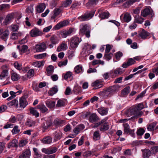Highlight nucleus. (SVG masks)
I'll list each match as a JSON object with an SVG mask.
<instances>
[{"mask_svg": "<svg viewBox=\"0 0 158 158\" xmlns=\"http://www.w3.org/2000/svg\"><path fill=\"white\" fill-rule=\"evenodd\" d=\"M94 12L92 11L87 12L83 15L78 17V20L81 22L88 20L92 18L94 16Z\"/></svg>", "mask_w": 158, "mask_h": 158, "instance_id": "nucleus-1", "label": "nucleus"}, {"mask_svg": "<svg viewBox=\"0 0 158 158\" xmlns=\"http://www.w3.org/2000/svg\"><path fill=\"white\" fill-rule=\"evenodd\" d=\"M70 45L72 48H74L77 47L78 44L81 41L79 38L76 36L72 37L70 40Z\"/></svg>", "mask_w": 158, "mask_h": 158, "instance_id": "nucleus-2", "label": "nucleus"}, {"mask_svg": "<svg viewBox=\"0 0 158 158\" xmlns=\"http://www.w3.org/2000/svg\"><path fill=\"white\" fill-rule=\"evenodd\" d=\"M57 148L55 147H51L48 148H44L42 149V152L47 154L49 155L56 152Z\"/></svg>", "mask_w": 158, "mask_h": 158, "instance_id": "nucleus-3", "label": "nucleus"}, {"mask_svg": "<svg viewBox=\"0 0 158 158\" xmlns=\"http://www.w3.org/2000/svg\"><path fill=\"white\" fill-rule=\"evenodd\" d=\"M35 49L37 52L44 51L47 48V47L45 43L43 42L35 45Z\"/></svg>", "mask_w": 158, "mask_h": 158, "instance_id": "nucleus-4", "label": "nucleus"}, {"mask_svg": "<svg viewBox=\"0 0 158 158\" xmlns=\"http://www.w3.org/2000/svg\"><path fill=\"white\" fill-rule=\"evenodd\" d=\"M31 156V152L30 149L24 150L19 155V158H29Z\"/></svg>", "mask_w": 158, "mask_h": 158, "instance_id": "nucleus-5", "label": "nucleus"}, {"mask_svg": "<svg viewBox=\"0 0 158 158\" xmlns=\"http://www.w3.org/2000/svg\"><path fill=\"white\" fill-rule=\"evenodd\" d=\"M106 119H103V122L100 125L99 127L100 130L101 131H105L107 130L109 128L110 126L108 122L106 121Z\"/></svg>", "mask_w": 158, "mask_h": 158, "instance_id": "nucleus-6", "label": "nucleus"}, {"mask_svg": "<svg viewBox=\"0 0 158 158\" xmlns=\"http://www.w3.org/2000/svg\"><path fill=\"white\" fill-rule=\"evenodd\" d=\"M69 23V21L67 20H64L57 23L54 27L53 29L55 30H59L61 27L67 26Z\"/></svg>", "mask_w": 158, "mask_h": 158, "instance_id": "nucleus-7", "label": "nucleus"}, {"mask_svg": "<svg viewBox=\"0 0 158 158\" xmlns=\"http://www.w3.org/2000/svg\"><path fill=\"white\" fill-rule=\"evenodd\" d=\"M30 34L31 37H34L41 35L42 32L38 29L35 28L30 31Z\"/></svg>", "mask_w": 158, "mask_h": 158, "instance_id": "nucleus-8", "label": "nucleus"}, {"mask_svg": "<svg viewBox=\"0 0 158 158\" xmlns=\"http://www.w3.org/2000/svg\"><path fill=\"white\" fill-rule=\"evenodd\" d=\"M140 112H138L135 106L127 111L126 114L128 117L132 115H137Z\"/></svg>", "mask_w": 158, "mask_h": 158, "instance_id": "nucleus-9", "label": "nucleus"}, {"mask_svg": "<svg viewBox=\"0 0 158 158\" xmlns=\"http://www.w3.org/2000/svg\"><path fill=\"white\" fill-rule=\"evenodd\" d=\"M65 122V120L57 118L54 120L53 124L56 127H59L62 126Z\"/></svg>", "mask_w": 158, "mask_h": 158, "instance_id": "nucleus-10", "label": "nucleus"}, {"mask_svg": "<svg viewBox=\"0 0 158 158\" xmlns=\"http://www.w3.org/2000/svg\"><path fill=\"white\" fill-rule=\"evenodd\" d=\"M91 85L94 87V89H97L102 87L103 86V84L101 81L97 80L93 82Z\"/></svg>", "mask_w": 158, "mask_h": 158, "instance_id": "nucleus-11", "label": "nucleus"}, {"mask_svg": "<svg viewBox=\"0 0 158 158\" xmlns=\"http://www.w3.org/2000/svg\"><path fill=\"white\" fill-rule=\"evenodd\" d=\"M52 124V122L51 120H46L42 124V127L44 130H47L51 126Z\"/></svg>", "mask_w": 158, "mask_h": 158, "instance_id": "nucleus-12", "label": "nucleus"}, {"mask_svg": "<svg viewBox=\"0 0 158 158\" xmlns=\"http://www.w3.org/2000/svg\"><path fill=\"white\" fill-rule=\"evenodd\" d=\"M123 126L124 127V134L132 133L134 131V130L130 129L129 125L127 123L123 124Z\"/></svg>", "mask_w": 158, "mask_h": 158, "instance_id": "nucleus-13", "label": "nucleus"}, {"mask_svg": "<svg viewBox=\"0 0 158 158\" xmlns=\"http://www.w3.org/2000/svg\"><path fill=\"white\" fill-rule=\"evenodd\" d=\"M18 144L19 143L18 140L16 139H15L8 143L7 148H17L18 147Z\"/></svg>", "mask_w": 158, "mask_h": 158, "instance_id": "nucleus-14", "label": "nucleus"}, {"mask_svg": "<svg viewBox=\"0 0 158 158\" xmlns=\"http://www.w3.org/2000/svg\"><path fill=\"white\" fill-rule=\"evenodd\" d=\"M14 17V14L11 13L8 14L6 17L4 23L6 25L9 24L11 22L13 19Z\"/></svg>", "mask_w": 158, "mask_h": 158, "instance_id": "nucleus-15", "label": "nucleus"}, {"mask_svg": "<svg viewBox=\"0 0 158 158\" xmlns=\"http://www.w3.org/2000/svg\"><path fill=\"white\" fill-rule=\"evenodd\" d=\"M85 128V126L83 124H81L77 126L73 130L74 133L76 134H78L80 132Z\"/></svg>", "mask_w": 158, "mask_h": 158, "instance_id": "nucleus-16", "label": "nucleus"}, {"mask_svg": "<svg viewBox=\"0 0 158 158\" xmlns=\"http://www.w3.org/2000/svg\"><path fill=\"white\" fill-rule=\"evenodd\" d=\"M149 33L147 32L144 29H143L142 31L140 32L139 34V37L142 39H145L147 36L149 35Z\"/></svg>", "mask_w": 158, "mask_h": 158, "instance_id": "nucleus-17", "label": "nucleus"}, {"mask_svg": "<svg viewBox=\"0 0 158 158\" xmlns=\"http://www.w3.org/2000/svg\"><path fill=\"white\" fill-rule=\"evenodd\" d=\"M45 7L46 6L44 3H40L37 5L36 10L38 13H42L44 11Z\"/></svg>", "mask_w": 158, "mask_h": 158, "instance_id": "nucleus-18", "label": "nucleus"}, {"mask_svg": "<svg viewBox=\"0 0 158 158\" xmlns=\"http://www.w3.org/2000/svg\"><path fill=\"white\" fill-rule=\"evenodd\" d=\"M142 151L143 158H148L151 155V152L149 149H142Z\"/></svg>", "mask_w": 158, "mask_h": 158, "instance_id": "nucleus-19", "label": "nucleus"}, {"mask_svg": "<svg viewBox=\"0 0 158 158\" xmlns=\"http://www.w3.org/2000/svg\"><path fill=\"white\" fill-rule=\"evenodd\" d=\"M9 34V32L7 30H6L4 31H3L2 30H0L1 38L2 39H4L7 38Z\"/></svg>", "mask_w": 158, "mask_h": 158, "instance_id": "nucleus-20", "label": "nucleus"}, {"mask_svg": "<svg viewBox=\"0 0 158 158\" xmlns=\"http://www.w3.org/2000/svg\"><path fill=\"white\" fill-rule=\"evenodd\" d=\"M98 95L105 98L111 96L106 88L104 89L103 91L98 93Z\"/></svg>", "mask_w": 158, "mask_h": 158, "instance_id": "nucleus-21", "label": "nucleus"}, {"mask_svg": "<svg viewBox=\"0 0 158 158\" xmlns=\"http://www.w3.org/2000/svg\"><path fill=\"white\" fill-rule=\"evenodd\" d=\"M152 11V10L148 8H145L143 10H142L141 14L143 17H146L148 15L151 14Z\"/></svg>", "mask_w": 158, "mask_h": 158, "instance_id": "nucleus-22", "label": "nucleus"}, {"mask_svg": "<svg viewBox=\"0 0 158 158\" xmlns=\"http://www.w3.org/2000/svg\"><path fill=\"white\" fill-rule=\"evenodd\" d=\"M73 31V29L71 28L68 30H65L62 32L61 34L63 37L66 38L67 36L70 35Z\"/></svg>", "mask_w": 158, "mask_h": 158, "instance_id": "nucleus-23", "label": "nucleus"}, {"mask_svg": "<svg viewBox=\"0 0 158 158\" xmlns=\"http://www.w3.org/2000/svg\"><path fill=\"white\" fill-rule=\"evenodd\" d=\"M99 120V118L95 113L92 114L89 118V121L92 123L96 122Z\"/></svg>", "mask_w": 158, "mask_h": 158, "instance_id": "nucleus-24", "label": "nucleus"}, {"mask_svg": "<svg viewBox=\"0 0 158 158\" xmlns=\"http://www.w3.org/2000/svg\"><path fill=\"white\" fill-rule=\"evenodd\" d=\"M20 106L23 108H24L27 105V102L26 99L23 97H21L19 99Z\"/></svg>", "mask_w": 158, "mask_h": 158, "instance_id": "nucleus-25", "label": "nucleus"}, {"mask_svg": "<svg viewBox=\"0 0 158 158\" xmlns=\"http://www.w3.org/2000/svg\"><path fill=\"white\" fill-rule=\"evenodd\" d=\"M98 111L102 115H104L107 114L108 112V109L106 108L102 107L98 108Z\"/></svg>", "mask_w": 158, "mask_h": 158, "instance_id": "nucleus-26", "label": "nucleus"}, {"mask_svg": "<svg viewBox=\"0 0 158 158\" xmlns=\"http://www.w3.org/2000/svg\"><path fill=\"white\" fill-rule=\"evenodd\" d=\"M110 90V93L112 95L114 94L115 92L118 91L119 86L118 85H114L109 87Z\"/></svg>", "mask_w": 158, "mask_h": 158, "instance_id": "nucleus-27", "label": "nucleus"}, {"mask_svg": "<svg viewBox=\"0 0 158 158\" xmlns=\"http://www.w3.org/2000/svg\"><path fill=\"white\" fill-rule=\"evenodd\" d=\"M68 47L66 44L62 43L57 48V51L58 52H60L61 51H64L67 49Z\"/></svg>", "mask_w": 158, "mask_h": 158, "instance_id": "nucleus-28", "label": "nucleus"}, {"mask_svg": "<svg viewBox=\"0 0 158 158\" xmlns=\"http://www.w3.org/2000/svg\"><path fill=\"white\" fill-rule=\"evenodd\" d=\"M37 108L39 109L42 113H44L48 110V108L43 104H40L37 106Z\"/></svg>", "mask_w": 158, "mask_h": 158, "instance_id": "nucleus-29", "label": "nucleus"}, {"mask_svg": "<svg viewBox=\"0 0 158 158\" xmlns=\"http://www.w3.org/2000/svg\"><path fill=\"white\" fill-rule=\"evenodd\" d=\"M35 123L36 122L35 121L28 119L27 120L25 123V125L29 127H34Z\"/></svg>", "mask_w": 158, "mask_h": 158, "instance_id": "nucleus-30", "label": "nucleus"}, {"mask_svg": "<svg viewBox=\"0 0 158 158\" xmlns=\"http://www.w3.org/2000/svg\"><path fill=\"white\" fill-rule=\"evenodd\" d=\"M144 19L138 15L135 16L134 22L138 23L141 24L144 21Z\"/></svg>", "mask_w": 158, "mask_h": 158, "instance_id": "nucleus-31", "label": "nucleus"}, {"mask_svg": "<svg viewBox=\"0 0 158 158\" xmlns=\"http://www.w3.org/2000/svg\"><path fill=\"white\" fill-rule=\"evenodd\" d=\"M45 103L47 106L50 108L53 107L55 105V102L50 100H48L46 101Z\"/></svg>", "mask_w": 158, "mask_h": 158, "instance_id": "nucleus-32", "label": "nucleus"}, {"mask_svg": "<svg viewBox=\"0 0 158 158\" xmlns=\"http://www.w3.org/2000/svg\"><path fill=\"white\" fill-rule=\"evenodd\" d=\"M33 149L34 153V158H41L42 155L41 153H39L38 149L34 148Z\"/></svg>", "mask_w": 158, "mask_h": 158, "instance_id": "nucleus-33", "label": "nucleus"}, {"mask_svg": "<svg viewBox=\"0 0 158 158\" xmlns=\"http://www.w3.org/2000/svg\"><path fill=\"white\" fill-rule=\"evenodd\" d=\"M131 16L130 14L128 13H126L124 15L123 20L126 22L128 23L131 20Z\"/></svg>", "mask_w": 158, "mask_h": 158, "instance_id": "nucleus-34", "label": "nucleus"}, {"mask_svg": "<svg viewBox=\"0 0 158 158\" xmlns=\"http://www.w3.org/2000/svg\"><path fill=\"white\" fill-rule=\"evenodd\" d=\"M30 113L36 118L38 117L39 116V113L34 108H31L30 109Z\"/></svg>", "mask_w": 158, "mask_h": 158, "instance_id": "nucleus-35", "label": "nucleus"}, {"mask_svg": "<svg viewBox=\"0 0 158 158\" xmlns=\"http://www.w3.org/2000/svg\"><path fill=\"white\" fill-rule=\"evenodd\" d=\"M88 26L87 25H83L81 26L80 31V34H84L85 32L89 30L88 29Z\"/></svg>", "mask_w": 158, "mask_h": 158, "instance_id": "nucleus-36", "label": "nucleus"}, {"mask_svg": "<svg viewBox=\"0 0 158 158\" xmlns=\"http://www.w3.org/2000/svg\"><path fill=\"white\" fill-rule=\"evenodd\" d=\"M130 91V87L129 86H127L122 91L121 93V95L123 96L127 95Z\"/></svg>", "mask_w": 158, "mask_h": 158, "instance_id": "nucleus-37", "label": "nucleus"}, {"mask_svg": "<svg viewBox=\"0 0 158 158\" xmlns=\"http://www.w3.org/2000/svg\"><path fill=\"white\" fill-rule=\"evenodd\" d=\"M66 102V100L65 99H60L58 101L57 104L56 105V106L59 107L63 106L65 105Z\"/></svg>", "mask_w": 158, "mask_h": 158, "instance_id": "nucleus-38", "label": "nucleus"}, {"mask_svg": "<svg viewBox=\"0 0 158 158\" xmlns=\"http://www.w3.org/2000/svg\"><path fill=\"white\" fill-rule=\"evenodd\" d=\"M52 141V138L50 136H48L43 139L42 142L44 143L49 144L51 143Z\"/></svg>", "mask_w": 158, "mask_h": 158, "instance_id": "nucleus-39", "label": "nucleus"}, {"mask_svg": "<svg viewBox=\"0 0 158 158\" xmlns=\"http://www.w3.org/2000/svg\"><path fill=\"white\" fill-rule=\"evenodd\" d=\"M109 15V13L107 11L102 12L99 14V17L102 19L107 18Z\"/></svg>", "mask_w": 158, "mask_h": 158, "instance_id": "nucleus-40", "label": "nucleus"}, {"mask_svg": "<svg viewBox=\"0 0 158 158\" xmlns=\"http://www.w3.org/2000/svg\"><path fill=\"white\" fill-rule=\"evenodd\" d=\"M137 1V0H129L124 3L123 4V6L125 7H129Z\"/></svg>", "mask_w": 158, "mask_h": 158, "instance_id": "nucleus-41", "label": "nucleus"}, {"mask_svg": "<svg viewBox=\"0 0 158 158\" xmlns=\"http://www.w3.org/2000/svg\"><path fill=\"white\" fill-rule=\"evenodd\" d=\"M8 74V71L6 69L3 70L0 74V79L2 80L5 78L7 77Z\"/></svg>", "mask_w": 158, "mask_h": 158, "instance_id": "nucleus-42", "label": "nucleus"}, {"mask_svg": "<svg viewBox=\"0 0 158 158\" xmlns=\"http://www.w3.org/2000/svg\"><path fill=\"white\" fill-rule=\"evenodd\" d=\"M82 89L81 87L78 85L75 86L74 88L73 91L74 94H78L81 92Z\"/></svg>", "mask_w": 158, "mask_h": 158, "instance_id": "nucleus-43", "label": "nucleus"}, {"mask_svg": "<svg viewBox=\"0 0 158 158\" xmlns=\"http://www.w3.org/2000/svg\"><path fill=\"white\" fill-rule=\"evenodd\" d=\"M58 90L57 87L56 86H55L52 87L48 92V94L52 96L55 94Z\"/></svg>", "mask_w": 158, "mask_h": 158, "instance_id": "nucleus-44", "label": "nucleus"}, {"mask_svg": "<svg viewBox=\"0 0 158 158\" xmlns=\"http://www.w3.org/2000/svg\"><path fill=\"white\" fill-rule=\"evenodd\" d=\"M74 71L77 73L83 72V69L82 65H79L76 66L74 69Z\"/></svg>", "mask_w": 158, "mask_h": 158, "instance_id": "nucleus-45", "label": "nucleus"}, {"mask_svg": "<svg viewBox=\"0 0 158 158\" xmlns=\"http://www.w3.org/2000/svg\"><path fill=\"white\" fill-rule=\"evenodd\" d=\"M54 70V67L51 65H50L47 68L46 70L48 75H50L53 72Z\"/></svg>", "mask_w": 158, "mask_h": 158, "instance_id": "nucleus-46", "label": "nucleus"}, {"mask_svg": "<svg viewBox=\"0 0 158 158\" xmlns=\"http://www.w3.org/2000/svg\"><path fill=\"white\" fill-rule=\"evenodd\" d=\"M113 73V72L112 71H110V73H106L103 75V76L105 80L107 79L109 77V76L110 75H111V77L112 78H114V77L116 76L112 75V73Z\"/></svg>", "mask_w": 158, "mask_h": 158, "instance_id": "nucleus-47", "label": "nucleus"}, {"mask_svg": "<svg viewBox=\"0 0 158 158\" xmlns=\"http://www.w3.org/2000/svg\"><path fill=\"white\" fill-rule=\"evenodd\" d=\"M113 54L112 53H105L104 55L103 58L107 61L110 60L112 58Z\"/></svg>", "mask_w": 158, "mask_h": 158, "instance_id": "nucleus-48", "label": "nucleus"}, {"mask_svg": "<svg viewBox=\"0 0 158 158\" xmlns=\"http://www.w3.org/2000/svg\"><path fill=\"white\" fill-rule=\"evenodd\" d=\"M60 12V9L56 8L54 10L53 15L51 17V19H55L57 16L59 15Z\"/></svg>", "mask_w": 158, "mask_h": 158, "instance_id": "nucleus-49", "label": "nucleus"}, {"mask_svg": "<svg viewBox=\"0 0 158 158\" xmlns=\"http://www.w3.org/2000/svg\"><path fill=\"white\" fill-rule=\"evenodd\" d=\"M93 139L95 140H98L100 139V135L99 131H95L93 134Z\"/></svg>", "mask_w": 158, "mask_h": 158, "instance_id": "nucleus-50", "label": "nucleus"}, {"mask_svg": "<svg viewBox=\"0 0 158 158\" xmlns=\"http://www.w3.org/2000/svg\"><path fill=\"white\" fill-rule=\"evenodd\" d=\"M28 143V141L26 139H22L19 142L18 146L19 147H23L25 146Z\"/></svg>", "mask_w": 158, "mask_h": 158, "instance_id": "nucleus-51", "label": "nucleus"}, {"mask_svg": "<svg viewBox=\"0 0 158 158\" xmlns=\"http://www.w3.org/2000/svg\"><path fill=\"white\" fill-rule=\"evenodd\" d=\"M50 41L52 44H55L58 43L59 40L56 36L53 35L50 38Z\"/></svg>", "mask_w": 158, "mask_h": 158, "instance_id": "nucleus-52", "label": "nucleus"}, {"mask_svg": "<svg viewBox=\"0 0 158 158\" xmlns=\"http://www.w3.org/2000/svg\"><path fill=\"white\" fill-rule=\"evenodd\" d=\"M92 65L93 66L100 64L102 65H104V62L103 61L100 60H94L92 62Z\"/></svg>", "mask_w": 158, "mask_h": 158, "instance_id": "nucleus-53", "label": "nucleus"}, {"mask_svg": "<svg viewBox=\"0 0 158 158\" xmlns=\"http://www.w3.org/2000/svg\"><path fill=\"white\" fill-rule=\"evenodd\" d=\"M11 79L13 81H17L19 79V77L17 73H13L12 74Z\"/></svg>", "mask_w": 158, "mask_h": 158, "instance_id": "nucleus-54", "label": "nucleus"}, {"mask_svg": "<svg viewBox=\"0 0 158 158\" xmlns=\"http://www.w3.org/2000/svg\"><path fill=\"white\" fill-rule=\"evenodd\" d=\"M10 29L13 32H17L19 29V26L18 25H12L10 26Z\"/></svg>", "mask_w": 158, "mask_h": 158, "instance_id": "nucleus-55", "label": "nucleus"}, {"mask_svg": "<svg viewBox=\"0 0 158 158\" xmlns=\"http://www.w3.org/2000/svg\"><path fill=\"white\" fill-rule=\"evenodd\" d=\"M138 112L144 108V105L143 103H141L137 104L134 106Z\"/></svg>", "mask_w": 158, "mask_h": 158, "instance_id": "nucleus-56", "label": "nucleus"}, {"mask_svg": "<svg viewBox=\"0 0 158 158\" xmlns=\"http://www.w3.org/2000/svg\"><path fill=\"white\" fill-rule=\"evenodd\" d=\"M72 0H67L65 1L62 2V6L64 7H66L70 5L72 3Z\"/></svg>", "mask_w": 158, "mask_h": 158, "instance_id": "nucleus-57", "label": "nucleus"}, {"mask_svg": "<svg viewBox=\"0 0 158 158\" xmlns=\"http://www.w3.org/2000/svg\"><path fill=\"white\" fill-rule=\"evenodd\" d=\"M98 2V0H89V2L86 3V6L95 5Z\"/></svg>", "mask_w": 158, "mask_h": 158, "instance_id": "nucleus-58", "label": "nucleus"}, {"mask_svg": "<svg viewBox=\"0 0 158 158\" xmlns=\"http://www.w3.org/2000/svg\"><path fill=\"white\" fill-rule=\"evenodd\" d=\"M19 33L16 32H12L11 34L10 38L11 39L15 40L18 38Z\"/></svg>", "mask_w": 158, "mask_h": 158, "instance_id": "nucleus-59", "label": "nucleus"}, {"mask_svg": "<svg viewBox=\"0 0 158 158\" xmlns=\"http://www.w3.org/2000/svg\"><path fill=\"white\" fill-rule=\"evenodd\" d=\"M143 114V112L142 111L140 112L137 115H134V116L129 118V120H134L135 119L138 118L139 117L141 116Z\"/></svg>", "mask_w": 158, "mask_h": 158, "instance_id": "nucleus-60", "label": "nucleus"}, {"mask_svg": "<svg viewBox=\"0 0 158 158\" xmlns=\"http://www.w3.org/2000/svg\"><path fill=\"white\" fill-rule=\"evenodd\" d=\"M46 56L47 53H44L38 55H35V58L37 59H43L46 57Z\"/></svg>", "mask_w": 158, "mask_h": 158, "instance_id": "nucleus-61", "label": "nucleus"}, {"mask_svg": "<svg viewBox=\"0 0 158 158\" xmlns=\"http://www.w3.org/2000/svg\"><path fill=\"white\" fill-rule=\"evenodd\" d=\"M10 106H17L18 105V102L17 100L15 99L8 103Z\"/></svg>", "mask_w": 158, "mask_h": 158, "instance_id": "nucleus-62", "label": "nucleus"}, {"mask_svg": "<svg viewBox=\"0 0 158 158\" xmlns=\"http://www.w3.org/2000/svg\"><path fill=\"white\" fill-rule=\"evenodd\" d=\"M19 127L17 126H15L12 132L13 134H15L18 133L20 131V130L18 128Z\"/></svg>", "mask_w": 158, "mask_h": 158, "instance_id": "nucleus-63", "label": "nucleus"}, {"mask_svg": "<svg viewBox=\"0 0 158 158\" xmlns=\"http://www.w3.org/2000/svg\"><path fill=\"white\" fill-rule=\"evenodd\" d=\"M14 67L19 70H21L22 69V65L19 64L18 62H15L14 64Z\"/></svg>", "mask_w": 158, "mask_h": 158, "instance_id": "nucleus-64", "label": "nucleus"}]
</instances>
